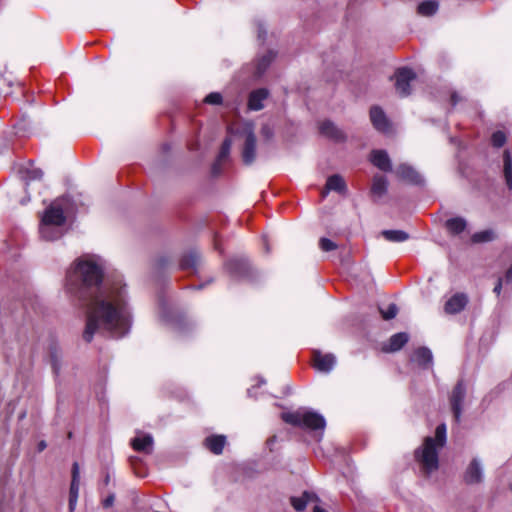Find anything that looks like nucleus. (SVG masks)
I'll return each mask as SVG.
<instances>
[{
    "label": "nucleus",
    "mask_w": 512,
    "mask_h": 512,
    "mask_svg": "<svg viewBox=\"0 0 512 512\" xmlns=\"http://www.w3.org/2000/svg\"><path fill=\"white\" fill-rule=\"evenodd\" d=\"M69 285L77 289L86 305L83 339L91 342L95 333L122 338L131 328V310L127 287L120 280L104 282V264L100 257L83 255L75 260L68 275Z\"/></svg>",
    "instance_id": "f257e3e1"
},
{
    "label": "nucleus",
    "mask_w": 512,
    "mask_h": 512,
    "mask_svg": "<svg viewBox=\"0 0 512 512\" xmlns=\"http://www.w3.org/2000/svg\"><path fill=\"white\" fill-rule=\"evenodd\" d=\"M446 444V425L437 426L435 437H426L423 445L415 451V458L425 473L430 474L439 467L438 452Z\"/></svg>",
    "instance_id": "f03ea898"
},
{
    "label": "nucleus",
    "mask_w": 512,
    "mask_h": 512,
    "mask_svg": "<svg viewBox=\"0 0 512 512\" xmlns=\"http://www.w3.org/2000/svg\"><path fill=\"white\" fill-rule=\"evenodd\" d=\"M281 418L284 422L293 426H299L311 431H320L317 440H321L323 431L326 427L325 418L313 411L305 408H300L294 412H285L281 414Z\"/></svg>",
    "instance_id": "7ed1b4c3"
},
{
    "label": "nucleus",
    "mask_w": 512,
    "mask_h": 512,
    "mask_svg": "<svg viewBox=\"0 0 512 512\" xmlns=\"http://www.w3.org/2000/svg\"><path fill=\"white\" fill-rule=\"evenodd\" d=\"M66 221V217L64 215L63 209L56 202L52 203L44 212L39 232L47 233V230L50 228V225L62 228Z\"/></svg>",
    "instance_id": "20e7f679"
},
{
    "label": "nucleus",
    "mask_w": 512,
    "mask_h": 512,
    "mask_svg": "<svg viewBox=\"0 0 512 512\" xmlns=\"http://www.w3.org/2000/svg\"><path fill=\"white\" fill-rule=\"evenodd\" d=\"M245 137L242 160L245 165H251L256 159V136L252 124H246L243 128Z\"/></svg>",
    "instance_id": "39448f33"
},
{
    "label": "nucleus",
    "mask_w": 512,
    "mask_h": 512,
    "mask_svg": "<svg viewBox=\"0 0 512 512\" xmlns=\"http://www.w3.org/2000/svg\"><path fill=\"white\" fill-rule=\"evenodd\" d=\"M466 397V386L463 380H459L454 386L450 397L449 402L451 406V410L454 416V419L457 423L461 421L462 411H463V403Z\"/></svg>",
    "instance_id": "423d86ee"
},
{
    "label": "nucleus",
    "mask_w": 512,
    "mask_h": 512,
    "mask_svg": "<svg viewBox=\"0 0 512 512\" xmlns=\"http://www.w3.org/2000/svg\"><path fill=\"white\" fill-rule=\"evenodd\" d=\"M395 88L401 96H408L411 92L410 83L416 78V74L410 68H399L395 72Z\"/></svg>",
    "instance_id": "0eeeda50"
},
{
    "label": "nucleus",
    "mask_w": 512,
    "mask_h": 512,
    "mask_svg": "<svg viewBox=\"0 0 512 512\" xmlns=\"http://www.w3.org/2000/svg\"><path fill=\"white\" fill-rule=\"evenodd\" d=\"M469 302L467 294L458 292L452 295L444 305V312L449 315H455L462 312Z\"/></svg>",
    "instance_id": "6e6552de"
},
{
    "label": "nucleus",
    "mask_w": 512,
    "mask_h": 512,
    "mask_svg": "<svg viewBox=\"0 0 512 512\" xmlns=\"http://www.w3.org/2000/svg\"><path fill=\"white\" fill-rule=\"evenodd\" d=\"M336 364V358L333 354H322L320 351L313 352V365L323 373H329Z\"/></svg>",
    "instance_id": "1a4fd4ad"
},
{
    "label": "nucleus",
    "mask_w": 512,
    "mask_h": 512,
    "mask_svg": "<svg viewBox=\"0 0 512 512\" xmlns=\"http://www.w3.org/2000/svg\"><path fill=\"white\" fill-rule=\"evenodd\" d=\"M319 131L321 135L335 142H344L346 140L345 133L330 120L321 122Z\"/></svg>",
    "instance_id": "9d476101"
},
{
    "label": "nucleus",
    "mask_w": 512,
    "mask_h": 512,
    "mask_svg": "<svg viewBox=\"0 0 512 512\" xmlns=\"http://www.w3.org/2000/svg\"><path fill=\"white\" fill-rule=\"evenodd\" d=\"M154 440L151 434L137 432V435L131 440L132 448L135 451L150 454L153 450Z\"/></svg>",
    "instance_id": "9b49d317"
},
{
    "label": "nucleus",
    "mask_w": 512,
    "mask_h": 512,
    "mask_svg": "<svg viewBox=\"0 0 512 512\" xmlns=\"http://www.w3.org/2000/svg\"><path fill=\"white\" fill-rule=\"evenodd\" d=\"M482 479L483 468L480 461L477 458H474L465 471L464 480L467 484H478Z\"/></svg>",
    "instance_id": "f8f14e48"
},
{
    "label": "nucleus",
    "mask_w": 512,
    "mask_h": 512,
    "mask_svg": "<svg viewBox=\"0 0 512 512\" xmlns=\"http://www.w3.org/2000/svg\"><path fill=\"white\" fill-rule=\"evenodd\" d=\"M395 174L404 181L412 184H421L423 182L421 175L410 165L400 164L395 169Z\"/></svg>",
    "instance_id": "ddd939ff"
},
{
    "label": "nucleus",
    "mask_w": 512,
    "mask_h": 512,
    "mask_svg": "<svg viewBox=\"0 0 512 512\" xmlns=\"http://www.w3.org/2000/svg\"><path fill=\"white\" fill-rule=\"evenodd\" d=\"M269 91L266 88H258L249 94L248 108L252 111H259L264 108L263 102L268 98Z\"/></svg>",
    "instance_id": "4468645a"
},
{
    "label": "nucleus",
    "mask_w": 512,
    "mask_h": 512,
    "mask_svg": "<svg viewBox=\"0 0 512 512\" xmlns=\"http://www.w3.org/2000/svg\"><path fill=\"white\" fill-rule=\"evenodd\" d=\"M370 119L374 128L378 131L387 132L389 130V121L380 107L373 106L370 109Z\"/></svg>",
    "instance_id": "2eb2a0df"
},
{
    "label": "nucleus",
    "mask_w": 512,
    "mask_h": 512,
    "mask_svg": "<svg viewBox=\"0 0 512 512\" xmlns=\"http://www.w3.org/2000/svg\"><path fill=\"white\" fill-rule=\"evenodd\" d=\"M411 361L417 363L420 367L427 369L433 362L432 352L427 347H419L413 352Z\"/></svg>",
    "instance_id": "dca6fc26"
},
{
    "label": "nucleus",
    "mask_w": 512,
    "mask_h": 512,
    "mask_svg": "<svg viewBox=\"0 0 512 512\" xmlns=\"http://www.w3.org/2000/svg\"><path fill=\"white\" fill-rule=\"evenodd\" d=\"M78 493H79V466L78 463H73L72 467V481L70 485V492H69V508L71 511H73L77 499H78Z\"/></svg>",
    "instance_id": "f3484780"
},
{
    "label": "nucleus",
    "mask_w": 512,
    "mask_h": 512,
    "mask_svg": "<svg viewBox=\"0 0 512 512\" xmlns=\"http://www.w3.org/2000/svg\"><path fill=\"white\" fill-rule=\"evenodd\" d=\"M371 162L382 171L388 172L392 170L390 158L384 150H374L371 153Z\"/></svg>",
    "instance_id": "a211bd4d"
},
{
    "label": "nucleus",
    "mask_w": 512,
    "mask_h": 512,
    "mask_svg": "<svg viewBox=\"0 0 512 512\" xmlns=\"http://www.w3.org/2000/svg\"><path fill=\"white\" fill-rule=\"evenodd\" d=\"M226 444V437L223 435H212L208 436L204 440L205 447L212 453L219 455L223 452Z\"/></svg>",
    "instance_id": "6ab92c4d"
},
{
    "label": "nucleus",
    "mask_w": 512,
    "mask_h": 512,
    "mask_svg": "<svg viewBox=\"0 0 512 512\" xmlns=\"http://www.w3.org/2000/svg\"><path fill=\"white\" fill-rule=\"evenodd\" d=\"M347 190V187H346V183L344 181V179L338 175V174H334V175H331L330 177H328L327 179V182H326V191L323 192V196H326V194L329 192V191H336L338 193H345Z\"/></svg>",
    "instance_id": "aec40b11"
},
{
    "label": "nucleus",
    "mask_w": 512,
    "mask_h": 512,
    "mask_svg": "<svg viewBox=\"0 0 512 512\" xmlns=\"http://www.w3.org/2000/svg\"><path fill=\"white\" fill-rule=\"evenodd\" d=\"M317 500L318 497L315 494L307 491H305L301 497H291L290 499L291 505L298 512L303 511L309 502Z\"/></svg>",
    "instance_id": "412c9836"
},
{
    "label": "nucleus",
    "mask_w": 512,
    "mask_h": 512,
    "mask_svg": "<svg viewBox=\"0 0 512 512\" xmlns=\"http://www.w3.org/2000/svg\"><path fill=\"white\" fill-rule=\"evenodd\" d=\"M445 227L450 234L458 235L466 229L467 222L463 217H454L445 222Z\"/></svg>",
    "instance_id": "4be33fe9"
},
{
    "label": "nucleus",
    "mask_w": 512,
    "mask_h": 512,
    "mask_svg": "<svg viewBox=\"0 0 512 512\" xmlns=\"http://www.w3.org/2000/svg\"><path fill=\"white\" fill-rule=\"evenodd\" d=\"M201 261V255L196 250H191L185 254L181 261V269H196Z\"/></svg>",
    "instance_id": "5701e85b"
},
{
    "label": "nucleus",
    "mask_w": 512,
    "mask_h": 512,
    "mask_svg": "<svg viewBox=\"0 0 512 512\" xmlns=\"http://www.w3.org/2000/svg\"><path fill=\"white\" fill-rule=\"evenodd\" d=\"M503 175L509 190H512V156L509 150L503 152Z\"/></svg>",
    "instance_id": "b1692460"
},
{
    "label": "nucleus",
    "mask_w": 512,
    "mask_h": 512,
    "mask_svg": "<svg viewBox=\"0 0 512 512\" xmlns=\"http://www.w3.org/2000/svg\"><path fill=\"white\" fill-rule=\"evenodd\" d=\"M409 340V336L405 332L392 335L389 339L388 351L395 352L400 350Z\"/></svg>",
    "instance_id": "393cba45"
},
{
    "label": "nucleus",
    "mask_w": 512,
    "mask_h": 512,
    "mask_svg": "<svg viewBox=\"0 0 512 512\" xmlns=\"http://www.w3.org/2000/svg\"><path fill=\"white\" fill-rule=\"evenodd\" d=\"M439 4L437 1L434 0H428L421 2L417 7V13L421 16H432L434 15L438 10Z\"/></svg>",
    "instance_id": "a878e982"
},
{
    "label": "nucleus",
    "mask_w": 512,
    "mask_h": 512,
    "mask_svg": "<svg viewBox=\"0 0 512 512\" xmlns=\"http://www.w3.org/2000/svg\"><path fill=\"white\" fill-rule=\"evenodd\" d=\"M381 235L390 242H404L409 239V234L403 230H383Z\"/></svg>",
    "instance_id": "bb28decb"
},
{
    "label": "nucleus",
    "mask_w": 512,
    "mask_h": 512,
    "mask_svg": "<svg viewBox=\"0 0 512 512\" xmlns=\"http://www.w3.org/2000/svg\"><path fill=\"white\" fill-rule=\"evenodd\" d=\"M231 146L232 141L229 138L225 139L224 142L222 143V147L219 152L217 162L213 165L214 174H217L219 172V165L229 156Z\"/></svg>",
    "instance_id": "cd10ccee"
},
{
    "label": "nucleus",
    "mask_w": 512,
    "mask_h": 512,
    "mask_svg": "<svg viewBox=\"0 0 512 512\" xmlns=\"http://www.w3.org/2000/svg\"><path fill=\"white\" fill-rule=\"evenodd\" d=\"M371 191L374 195L381 197L387 191V180L384 176L378 175L373 178Z\"/></svg>",
    "instance_id": "c85d7f7f"
},
{
    "label": "nucleus",
    "mask_w": 512,
    "mask_h": 512,
    "mask_svg": "<svg viewBox=\"0 0 512 512\" xmlns=\"http://www.w3.org/2000/svg\"><path fill=\"white\" fill-rule=\"evenodd\" d=\"M229 271L235 275L242 276L247 270V264L242 260L233 259L226 264Z\"/></svg>",
    "instance_id": "c756f323"
},
{
    "label": "nucleus",
    "mask_w": 512,
    "mask_h": 512,
    "mask_svg": "<svg viewBox=\"0 0 512 512\" xmlns=\"http://www.w3.org/2000/svg\"><path fill=\"white\" fill-rule=\"evenodd\" d=\"M496 235L493 230H484L477 233H474L472 235V241L474 243H484V242H490L495 239Z\"/></svg>",
    "instance_id": "7c9ffc66"
},
{
    "label": "nucleus",
    "mask_w": 512,
    "mask_h": 512,
    "mask_svg": "<svg viewBox=\"0 0 512 512\" xmlns=\"http://www.w3.org/2000/svg\"><path fill=\"white\" fill-rule=\"evenodd\" d=\"M274 57L275 54L272 51H269L259 59L257 64V74L259 76L265 72Z\"/></svg>",
    "instance_id": "2f4dec72"
},
{
    "label": "nucleus",
    "mask_w": 512,
    "mask_h": 512,
    "mask_svg": "<svg viewBox=\"0 0 512 512\" xmlns=\"http://www.w3.org/2000/svg\"><path fill=\"white\" fill-rule=\"evenodd\" d=\"M40 236L48 241L56 240L62 236V228L50 225L47 233H40Z\"/></svg>",
    "instance_id": "473e14b6"
},
{
    "label": "nucleus",
    "mask_w": 512,
    "mask_h": 512,
    "mask_svg": "<svg viewBox=\"0 0 512 512\" xmlns=\"http://www.w3.org/2000/svg\"><path fill=\"white\" fill-rule=\"evenodd\" d=\"M507 137L503 131H496L492 134L491 142L496 148L502 147L506 143Z\"/></svg>",
    "instance_id": "72a5a7b5"
},
{
    "label": "nucleus",
    "mask_w": 512,
    "mask_h": 512,
    "mask_svg": "<svg viewBox=\"0 0 512 512\" xmlns=\"http://www.w3.org/2000/svg\"><path fill=\"white\" fill-rule=\"evenodd\" d=\"M319 247L322 251L329 252L337 248V244L328 238H321L319 240Z\"/></svg>",
    "instance_id": "f704fd0d"
},
{
    "label": "nucleus",
    "mask_w": 512,
    "mask_h": 512,
    "mask_svg": "<svg viewBox=\"0 0 512 512\" xmlns=\"http://www.w3.org/2000/svg\"><path fill=\"white\" fill-rule=\"evenodd\" d=\"M383 319L390 320L396 317L398 308L395 304H390L386 310H381Z\"/></svg>",
    "instance_id": "c9c22d12"
},
{
    "label": "nucleus",
    "mask_w": 512,
    "mask_h": 512,
    "mask_svg": "<svg viewBox=\"0 0 512 512\" xmlns=\"http://www.w3.org/2000/svg\"><path fill=\"white\" fill-rule=\"evenodd\" d=\"M43 176V171L39 168H28L26 170V178L28 180H39Z\"/></svg>",
    "instance_id": "e433bc0d"
},
{
    "label": "nucleus",
    "mask_w": 512,
    "mask_h": 512,
    "mask_svg": "<svg viewBox=\"0 0 512 512\" xmlns=\"http://www.w3.org/2000/svg\"><path fill=\"white\" fill-rule=\"evenodd\" d=\"M205 102L211 105H219L222 103V95L218 92H212L205 97Z\"/></svg>",
    "instance_id": "4c0bfd02"
},
{
    "label": "nucleus",
    "mask_w": 512,
    "mask_h": 512,
    "mask_svg": "<svg viewBox=\"0 0 512 512\" xmlns=\"http://www.w3.org/2000/svg\"><path fill=\"white\" fill-rule=\"evenodd\" d=\"M261 135L264 139L271 140L274 136L273 128L269 124L262 125Z\"/></svg>",
    "instance_id": "58836bf2"
},
{
    "label": "nucleus",
    "mask_w": 512,
    "mask_h": 512,
    "mask_svg": "<svg viewBox=\"0 0 512 512\" xmlns=\"http://www.w3.org/2000/svg\"><path fill=\"white\" fill-rule=\"evenodd\" d=\"M257 31H258V38L261 39L262 41H264L266 38L267 31L262 23L258 24Z\"/></svg>",
    "instance_id": "ea45409f"
},
{
    "label": "nucleus",
    "mask_w": 512,
    "mask_h": 512,
    "mask_svg": "<svg viewBox=\"0 0 512 512\" xmlns=\"http://www.w3.org/2000/svg\"><path fill=\"white\" fill-rule=\"evenodd\" d=\"M115 501V495L114 494H110L108 495L104 500H103V506L105 508H109L113 505Z\"/></svg>",
    "instance_id": "a19ab883"
},
{
    "label": "nucleus",
    "mask_w": 512,
    "mask_h": 512,
    "mask_svg": "<svg viewBox=\"0 0 512 512\" xmlns=\"http://www.w3.org/2000/svg\"><path fill=\"white\" fill-rule=\"evenodd\" d=\"M501 290H502V279H501V278H499V279H498V281H497V283H496V285H495V287H494V289H493V291H494V293H496L497 295H500Z\"/></svg>",
    "instance_id": "79ce46f5"
},
{
    "label": "nucleus",
    "mask_w": 512,
    "mask_h": 512,
    "mask_svg": "<svg viewBox=\"0 0 512 512\" xmlns=\"http://www.w3.org/2000/svg\"><path fill=\"white\" fill-rule=\"evenodd\" d=\"M47 447V443L46 441L44 440H41L38 444H37V450L38 452H42L43 450H45Z\"/></svg>",
    "instance_id": "37998d69"
},
{
    "label": "nucleus",
    "mask_w": 512,
    "mask_h": 512,
    "mask_svg": "<svg viewBox=\"0 0 512 512\" xmlns=\"http://www.w3.org/2000/svg\"><path fill=\"white\" fill-rule=\"evenodd\" d=\"M505 278H506L507 282L512 281V264H511V267L507 270Z\"/></svg>",
    "instance_id": "c03bdc74"
},
{
    "label": "nucleus",
    "mask_w": 512,
    "mask_h": 512,
    "mask_svg": "<svg viewBox=\"0 0 512 512\" xmlns=\"http://www.w3.org/2000/svg\"><path fill=\"white\" fill-rule=\"evenodd\" d=\"M458 101H459L458 95L456 93H453L451 96L452 105H456Z\"/></svg>",
    "instance_id": "a18cd8bd"
},
{
    "label": "nucleus",
    "mask_w": 512,
    "mask_h": 512,
    "mask_svg": "<svg viewBox=\"0 0 512 512\" xmlns=\"http://www.w3.org/2000/svg\"><path fill=\"white\" fill-rule=\"evenodd\" d=\"M314 512H327L326 510L322 509L321 507L319 506H315L314 507Z\"/></svg>",
    "instance_id": "49530a36"
},
{
    "label": "nucleus",
    "mask_w": 512,
    "mask_h": 512,
    "mask_svg": "<svg viewBox=\"0 0 512 512\" xmlns=\"http://www.w3.org/2000/svg\"><path fill=\"white\" fill-rule=\"evenodd\" d=\"M264 242H265L264 245H265L266 251L269 252V247H268L266 240H264Z\"/></svg>",
    "instance_id": "de8ad7c7"
},
{
    "label": "nucleus",
    "mask_w": 512,
    "mask_h": 512,
    "mask_svg": "<svg viewBox=\"0 0 512 512\" xmlns=\"http://www.w3.org/2000/svg\"><path fill=\"white\" fill-rule=\"evenodd\" d=\"M265 383V380L264 379H260V384H264Z\"/></svg>",
    "instance_id": "09e8293b"
},
{
    "label": "nucleus",
    "mask_w": 512,
    "mask_h": 512,
    "mask_svg": "<svg viewBox=\"0 0 512 512\" xmlns=\"http://www.w3.org/2000/svg\"><path fill=\"white\" fill-rule=\"evenodd\" d=\"M511 490H512V483H511Z\"/></svg>",
    "instance_id": "8fccbe9b"
}]
</instances>
